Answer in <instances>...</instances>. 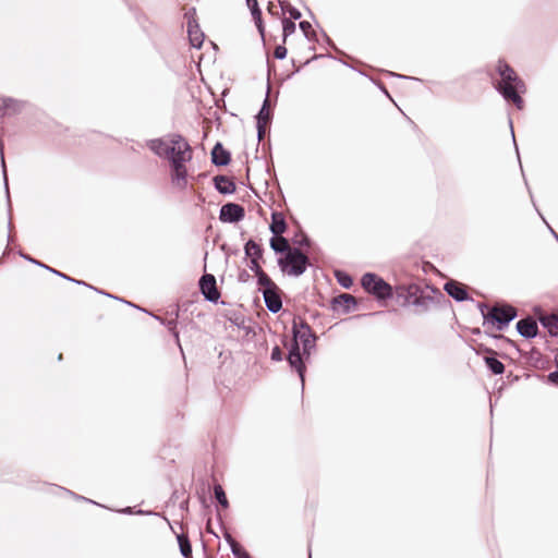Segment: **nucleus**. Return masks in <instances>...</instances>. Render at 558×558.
<instances>
[{
	"label": "nucleus",
	"mask_w": 558,
	"mask_h": 558,
	"mask_svg": "<svg viewBox=\"0 0 558 558\" xmlns=\"http://www.w3.org/2000/svg\"><path fill=\"white\" fill-rule=\"evenodd\" d=\"M496 71L500 76L496 89L507 101L513 102L519 110L523 109L524 101L521 94L526 92L523 80H521L515 71L504 60L498 61Z\"/></svg>",
	"instance_id": "f03ea898"
},
{
	"label": "nucleus",
	"mask_w": 558,
	"mask_h": 558,
	"mask_svg": "<svg viewBox=\"0 0 558 558\" xmlns=\"http://www.w3.org/2000/svg\"><path fill=\"white\" fill-rule=\"evenodd\" d=\"M300 344L301 343L299 341H295L293 339L287 360L291 368H294L298 372L301 378L302 386H304L305 365L303 363V357L300 352Z\"/></svg>",
	"instance_id": "6e6552de"
},
{
	"label": "nucleus",
	"mask_w": 558,
	"mask_h": 558,
	"mask_svg": "<svg viewBox=\"0 0 558 558\" xmlns=\"http://www.w3.org/2000/svg\"><path fill=\"white\" fill-rule=\"evenodd\" d=\"M282 10L287 11L293 20L301 19V12L291 4L282 5Z\"/></svg>",
	"instance_id": "7c9ffc66"
},
{
	"label": "nucleus",
	"mask_w": 558,
	"mask_h": 558,
	"mask_svg": "<svg viewBox=\"0 0 558 558\" xmlns=\"http://www.w3.org/2000/svg\"><path fill=\"white\" fill-rule=\"evenodd\" d=\"M257 282L263 290L278 289L276 283L265 272L257 276Z\"/></svg>",
	"instance_id": "393cba45"
},
{
	"label": "nucleus",
	"mask_w": 558,
	"mask_h": 558,
	"mask_svg": "<svg viewBox=\"0 0 558 558\" xmlns=\"http://www.w3.org/2000/svg\"><path fill=\"white\" fill-rule=\"evenodd\" d=\"M21 256H22L23 258H25V259H27V260H29V262H32V263H34V264H36V265L40 266V267H44V268L46 267V265L41 264L40 262H37V260L33 259L32 257H29V256H27V255L21 254Z\"/></svg>",
	"instance_id": "c03bdc74"
},
{
	"label": "nucleus",
	"mask_w": 558,
	"mask_h": 558,
	"mask_svg": "<svg viewBox=\"0 0 558 558\" xmlns=\"http://www.w3.org/2000/svg\"><path fill=\"white\" fill-rule=\"evenodd\" d=\"M254 20H255L256 26L258 28V32L260 33L262 36H264V25L262 22V14L259 16L254 17Z\"/></svg>",
	"instance_id": "58836bf2"
},
{
	"label": "nucleus",
	"mask_w": 558,
	"mask_h": 558,
	"mask_svg": "<svg viewBox=\"0 0 558 558\" xmlns=\"http://www.w3.org/2000/svg\"><path fill=\"white\" fill-rule=\"evenodd\" d=\"M235 558H252L251 555L245 550L239 551L236 555H233Z\"/></svg>",
	"instance_id": "37998d69"
},
{
	"label": "nucleus",
	"mask_w": 558,
	"mask_h": 558,
	"mask_svg": "<svg viewBox=\"0 0 558 558\" xmlns=\"http://www.w3.org/2000/svg\"><path fill=\"white\" fill-rule=\"evenodd\" d=\"M179 316V311L177 310L175 318L170 319L168 322L162 320L159 316H154L156 319L160 320L161 324L166 325L169 329V331L172 332L173 337L175 338L177 342H179V332L177 330V318Z\"/></svg>",
	"instance_id": "a878e982"
},
{
	"label": "nucleus",
	"mask_w": 558,
	"mask_h": 558,
	"mask_svg": "<svg viewBox=\"0 0 558 558\" xmlns=\"http://www.w3.org/2000/svg\"><path fill=\"white\" fill-rule=\"evenodd\" d=\"M214 493H215V498L217 499V501L223 507V508H228L229 507V502H228V499L226 497V493L222 488L221 485L217 484L215 485L214 487Z\"/></svg>",
	"instance_id": "bb28decb"
},
{
	"label": "nucleus",
	"mask_w": 558,
	"mask_h": 558,
	"mask_svg": "<svg viewBox=\"0 0 558 558\" xmlns=\"http://www.w3.org/2000/svg\"><path fill=\"white\" fill-rule=\"evenodd\" d=\"M187 34L191 45L194 48H201L204 41V34L199 29L198 24L195 20H189L187 22Z\"/></svg>",
	"instance_id": "2eb2a0df"
},
{
	"label": "nucleus",
	"mask_w": 558,
	"mask_h": 558,
	"mask_svg": "<svg viewBox=\"0 0 558 558\" xmlns=\"http://www.w3.org/2000/svg\"><path fill=\"white\" fill-rule=\"evenodd\" d=\"M307 264L308 258L300 248L289 250L283 257L278 259L281 270L293 277L303 275Z\"/></svg>",
	"instance_id": "7ed1b4c3"
},
{
	"label": "nucleus",
	"mask_w": 558,
	"mask_h": 558,
	"mask_svg": "<svg viewBox=\"0 0 558 558\" xmlns=\"http://www.w3.org/2000/svg\"><path fill=\"white\" fill-rule=\"evenodd\" d=\"M336 277L338 282L345 289H349L352 286V278L342 272V271H336Z\"/></svg>",
	"instance_id": "c85d7f7f"
},
{
	"label": "nucleus",
	"mask_w": 558,
	"mask_h": 558,
	"mask_svg": "<svg viewBox=\"0 0 558 558\" xmlns=\"http://www.w3.org/2000/svg\"><path fill=\"white\" fill-rule=\"evenodd\" d=\"M25 104L21 100L13 99L10 97H1L0 98V116L1 117H10L20 113Z\"/></svg>",
	"instance_id": "9b49d317"
},
{
	"label": "nucleus",
	"mask_w": 558,
	"mask_h": 558,
	"mask_svg": "<svg viewBox=\"0 0 558 558\" xmlns=\"http://www.w3.org/2000/svg\"><path fill=\"white\" fill-rule=\"evenodd\" d=\"M445 291L456 301H464L468 299V292L464 287L456 281H449L445 284Z\"/></svg>",
	"instance_id": "f3484780"
},
{
	"label": "nucleus",
	"mask_w": 558,
	"mask_h": 558,
	"mask_svg": "<svg viewBox=\"0 0 558 558\" xmlns=\"http://www.w3.org/2000/svg\"><path fill=\"white\" fill-rule=\"evenodd\" d=\"M293 242L295 244H298L299 246H308L310 245V240L306 235L302 234L301 238H295L293 240Z\"/></svg>",
	"instance_id": "4c0bfd02"
},
{
	"label": "nucleus",
	"mask_w": 558,
	"mask_h": 558,
	"mask_svg": "<svg viewBox=\"0 0 558 558\" xmlns=\"http://www.w3.org/2000/svg\"><path fill=\"white\" fill-rule=\"evenodd\" d=\"M45 268H46V269H48L49 271H51V272H53V274H56V275H58V276H60V277L64 278V279H66V280H70V281L75 282V283H77V284H84V286H87L85 282L80 281V280L72 279V278H70L69 276H66V275H64V274H62V272H60V271H58V270H54V269H52V268H50V267H48V266H46Z\"/></svg>",
	"instance_id": "f704fd0d"
},
{
	"label": "nucleus",
	"mask_w": 558,
	"mask_h": 558,
	"mask_svg": "<svg viewBox=\"0 0 558 558\" xmlns=\"http://www.w3.org/2000/svg\"><path fill=\"white\" fill-rule=\"evenodd\" d=\"M517 330L522 337L531 339L536 337L538 327L536 322L533 318L529 317L521 319L517 323Z\"/></svg>",
	"instance_id": "ddd939ff"
},
{
	"label": "nucleus",
	"mask_w": 558,
	"mask_h": 558,
	"mask_svg": "<svg viewBox=\"0 0 558 558\" xmlns=\"http://www.w3.org/2000/svg\"><path fill=\"white\" fill-rule=\"evenodd\" d=\"M258 258L259 257H251V260H250V265H248V268L256 275L258 276L259 274L264 272L263 269L260 268L259 264H258Z\"/></svg>",
	"instance_id": "2f4dec72"
},
{
	"label": "nucleus",
	"mask_w": 558,
	"mask_h": 558,
	"mask_svg": "<svg viewBox=\"0 0 558 558\" xmlns=\"http://www.w3.org/2000/svg\"><path fill=\"white\" fill-rule=\"evenodd\" d=\"M257 120V136L260 141L264 137L266 126L270 121V110H269V100L266 98L264 100L263 107L260 108L258 114L256 116Z\"/></svg>",
	"instance_id": "f8f14e48"
},
{
	"label": "nucleus",
	"mask_w": 558,
	"mask_h": 558,
	"mask_svg": "<svg viewBox=\"0 0 558 558\" xmlns=\"http://www.w3.org/2000/svg\"><path fill=\"white\" fill-rule=\"evenodd\" d=\"M270 246L276 253H288L290 248L289 242L286 238L278 235L270 239Z\"/></svg>",
	"instance_id": "412c9836"
},
{
	"label": "nucleus",
	"mask_w": 558,
	"mask_h": 558,
	"mask_svg": "<svg viewBox=\"0 0 558 558\" xmlns=\"http://www.w3.org/2000/svg\"><path fill=\"white\" fill-rule=\"evenodd\" d=\"M292 333L295 341H299L303 348V354L310 355L316 345V336L310 325L303 320H294Z\"/></svg>",
	"instance_id": "20e7f679"
},
{
	"label": "nucleus",
	"mask_w": 558,
	"mask_h": 558,
	"mask_svg": "<svg viewBox=\"0 0 558 558\" xmlns=\"http://www.w3.org/2000/svg\"><path fill=\"white\" fill-rule=\"evenodd\" d=\"M178 542L182 556L189 558L192 554V546L190 544L189 538L185 535L181 534L178 535Z\"/></svg>",
	"instance_id": "b1692460"
},
{
	"label": "nucleus",
	"mask_w": 558,
	"mask_h": 558,
	"mask_svg": "<svg viewBox=\"0 0 558 558\" xmlns=\"http://www.w3.org/2000/svg\"><path fill=\"white\" fill-rule=\"evenodd\" d=\"M215 187L221 194H232L235 191V184L225 175H217L214 179Z\"/></svg>",
	"instance_id": "a211bd4d"
},
{
	"label": "nucleus",
	"mask_w": 558,
	"mask_h": 558,
	"mask_svg": "<svg viewBox=\"0 0 558 558\" xmlns=\"http://www.w3.org/2000/svg\"><path fill=\"white\" fill-rule=\"evenodd\" d=\"M147 147L159 158L165 159L170 165L173 161H191L193 150L189 142L178 133H170L159 138H153L147 142Z\"/></svg>",
	"instance_id": "f257e3e1"
},
{
	"label": "nucleus",
	"mask_w": 558,
	"mask_h": 558,
	"mask_svg": "<svg viewBox=\"0 0 558 558\" xmlns=\"http://www.w3.org/2000/svg\"><path fill=\"white\" fill-rule=\"evenodd\" d=\"M282 356H283V354H282L281 349L278 345H276L271 351V360L279 362L282 360Z\"/></svg>",
	"instance_id": "c9c22d12"
},
{
	"label": "nucleus",
	"mask_w": 558,
	"mask_h": 558,
	"mask_svg": "<svg viewBox=\"0 0 558 558\" xmlns=\"http://www.w3.org/2000/svg\"><path fill=\"white\" fill-rule=\"evenodd\" d=\"M65 493H66V494L72 495V496H74V497H75V498H77V499H84V500L88 501V499H87V498H84V497L77 496V495L73 494L71 490H65ZM89 502H92V500H89ZM93 504H95V502L93 501Z\"/></svg>",
	"instance_id": "49530a36"
},
{
	"label": "nucleus",
	"mask_w": 558,
	"mask_h": 558,
	"mask_svg": "<svg viewBox=\"0 0 558 558\" xmlns=\"http://www.w3.org/2000/svg\"><path fill=\"white\" fill-rule=\"evenodd\" d=\"M300 28L304 33V35L308 38L310 37V31L312 29V25L307 21H302L299 24Z\"/></svg>",
	"instance_id": "e433bc0d"
},
{
	"label": "nucleus",
	"mask_w": 558,
	"mask_h": 558,
	"mask_svg": "<svg viewBox=\"0 0 558 558\" xmlns=\"http://www.w3.org/2000/svg\"><path fill=\"white\" fill-rule=\"evenodd\" d=\"M517 316V311L511 305L494 306L486 315L485 323L497 324V328L502 330Z\"/></svg>",
	"instance_id": "423d86ee"
},
{
	"label": "nucleus",
	"mask_w": 558,
	"mask_h": 558,
	"mask_svg": "<svg viewBox=\"0 0 558 558\" xmlns=\"http://www.w3.org/2000/svg\"><path fill=\"white\" fill-rule=\"evenodd\" d=\"M541 324L548 329L551 336H558V316L546 315L539 318Z\"/></svg>",
	"instance_id": "aec40b11"
},
{
	"label": "nucleus",
	"mask_w": 558,
	"mask_h": 558,
	"mask_svg": "<svg viewBox=\"0 0 558 558\" xmlns=\"http://www.w3.org/2000/svg\"><path fill=\"white\" fill-rule=\"evenodd\" d=\"M345 303L348 304H355V299L354 296L350 295V294H342L340 296Z\"/></svg>",
	"instance_id": "a19ab883"
},
{
	"label": "nucleus",
	"mask_w": 558,
	"mask_h": 558,
	"mask_svg": "<svg viewBox=\"0 0 558 558\" xmlns=\"http://www.w3.org/2000/svg\"><path fill=\"white\" fill-rule=\"evenodd\" d=\"M391 75L398 76L399 78H409L408 76L399 75V74H395V73H391Z\"/></svg>",
	"instance_id": "09e8293b"
},
{
	"label": "nucleus",
	"mask_w": 558,
	"mask_h": 558,
	"mask_svg": "<svg viewBox=\"0 0 558 558\" xmlns=\"http://www.w3.org/2000/svg\"><path fill=\"white\" fill-rule=\"evenodd\" d=\"M484 361L489 371L495 375H500L505 372V365L494 356H485Z\"/></svg>",
	"instance_id": "4be33fe9"
},
{
	"label": "nucleus",
	"mask_w": 558,
	"mask_h": 558,
	"mask_svg": "<svg viewBox=\"0 0 558 558\" xmlns=\"http://www.w3.org/2000/svg\"><path fill=\"white\" fill-rule=\"evenodd\" d=\"M270 231L274 235L278 236L284 233L287 229V225L284 221V217L280 213H272L271 215V223H270Z\"/></svg>",
	"instance_id": "6ab92c4d"
},
{
	"label": "nucleus",
	"mask_w": 558,
	"mask_h": 558,
	"mask_svg": "<svg viewBox=\"0 0 558 558\" xmlns=\"http://www.w3.org/2000/svg\"><path fill=\"white\" fill-rule=\"evenodd\" d=\"M189 161H173V165H170V182L173 187L179 191H184L189 186V172L186 168V163Z\"/></svg>",
	"instance_id": "0eeeda50"
},
{
	"label": "nucleus",
	"mask_w": 558,
	"mask_h": 558,
	"mask_svg": "<svg viewBox=\"0 0 558 558\" xmlns=\"http://www.w3.org/2000/svg\"><path fill=\"white\" fill-rule=\"evenodd\" d=\"M362 287L374 294L377 299H389L392 296V288L383 278L375 274L367 272L362 277Z\"/></svg>",
	"instance_id": "39448f33"
},
{
	"label": "nucleus",
	"mask_w": 558,
	"mask_h": 558,
	"mask_svg": "<svg viewBox=\"0 0 558 558\" xmlns=\"http://www.w3.org/2000/svg\"><path fill=\"white\" fill-rule=\"evenodd\" d=\"M248 8L251 9L253 17L259 16L262 14L257 0H246Z\"/></svg>",
	"instance_id": "473e14b6"
},
{
	"label": "nucleus",
	"mask_w": 558,
	"mask_h": 558,
	"mask_svg": "<svg viewBox=\"0 0 558 558\" xmlns=\"http://www.w3.org/2000/svg\"><path fill=\"white\" fill-rule=\"evenodd\" d=\"M199 288L205 299L209 302H217L220 298L214 275H204L199 280Z\"/></svg>",
	"instance_id": "9d476101"
},
{
	"label": "nucleus",
	"mask_w": 558,
	"mask_h": 558,
	"mask_svg": "<svg viewBox=\"0 0 558 558\" xmlns=\"http://www.w3.org/2000/svg\"><path fill=\"white\" fill-rule=\"evenodd\" d=\"M254 20H255L256 26L258 28V32L260 33L262 36H264V25L262 22V14L259 16L254 17Z\"/></svg>",
	"instance_id": "ea45409f"
},
{
	"label": "nucleus",
	"mask_w": 558,
	"mask_h": 558,
	"mask_svg": "<svg viewBox=\"0 0 558 558\" xmlns=\"http://www.w3.org/2000/svg\"><path fill=\"white\" fill-rule=\"evenodd\" d=\"M245 255L250 257H262V247L253 240H248L244 246Z\"/></svg>",
	"instance_id": "5701e85b"
},
{
	"label": "nucleus",
	"mask_w": 558,
	"mask_h": 558,
	"mask_svg": "<svg viewBox=\"0 0 558 558\" xmlns=\"http://www.w3.org/2000/svg\"><path fill=\"white\" fill-rule=\"evenodd\" d=\"M1 161H2V166L4 167V158L3 157L1 158Z\"/></svg>",
	"instance_id": "3c124183"
},
{
	"label": "nucleus",
	"mask_w": 558,
	"mask_h": 558,
	"mask_svg": "<svg viewBox=\"0 0 558 558\" xmlns=\"http://www.w3.org/2000/svg\"><path fill=\"white\" fill-rule=\"evenodd\" d=\"M296 25L289 19L282 20L283 41L295 32Z\"/></svg>",
	"instance_id": "cd10ccee"
},
{
	"label": "nucleus",
	"mask_w": 558,
	"mask_h": 558,
	"mask_svg": "<svg viewBox=\"0 0 558 558\" xmlns=\"http://www.w3.org/2000/svg\"><path fill=\"white\" fill-rule=\"evenodd\" d=\"M414 304H417V305H418V304H421V299H416V300L414 301Z\"/></svg>",
	"instance_id": "8fccbe9b"
},
{
	"label": "nucleus",
	"mask_w": 558,
	"mask_h": 558,
	"mask_svg": "<svg viewBox=\"0 0 558 558\" xmlns=\"http://www.w3.org/2000/svg\"><path fill=\"white\" fill-rule=\"evenodd\" d=\"M211 161L216 166H227L230 162V153L217 143L211 150Z\"/></svg>",
	"instance_id": "dca6fc26"
},
{
	"label": "nucleus",
	"mask_w": 558,
	"mask_h": 558,
	"mask_svg": "<svg viewBox=\"0 0 558 558\" xmlns=\"http://www.w3.org/2000/svg\"><path fill=\"white\" fill-rule=\"evenodd\" d=\"M548 380L553 384H558V371L549 373Z\"/></svg>",
	"instance_id": "79ce46f5"
},
{
	"label": "nucleus",
	"mask_w": 558,
	"mask_h": 558,
	"mask_svg": "<svg viewBox=\"0 0 558 558\" xmlns=\"http://www.w3.org/2000/svg\"><path fill=\"white\" fill-rule=\"evenodd\" d=\"M120 512L131 514L133 513V509L131 507H126L124 509H121Z\"/></svg>",
	"instance_id": "de8ad7c7"
},
{
	"label": "nucleus",
	"mask_w": 558,
	"mask_h": 558,
	"mask_svg": "<svg viewBox=\"0 0 558 558\" xmlns=\"http://www.w3.org/2000/svg\"><path fill=\"white\" fill-rule=\"evenodd\" d=\"M3 175H4V185H5L7 195L9 196V184H8L5 169H3Z\"/></svg>",
	"instance_id": "a18cd8bd"
},
{
	"label": "nucleus",
	"mask_w": 558,
	"mask_h": 558,
	"mask_svg": "<svg viewBox=\"0 0 558 558\" xmlns=\"http://www.w3.org/2000/svg\"><path fill=\"white\" fill-rule=\"evenodd\" d=\"M266 307L271 313H278L282 307V301L278 294V289L263 290Z\"/></svg>",
	"instance_id": "4468645a"
},
{
	"label": "nucleus",
	"mask_w": 558,
	"mask_h": 558,
	"mask_svg": "<svg viewBox=\"0 0 558 558\" xmlns=\"http://www.w3.org/2000/svg\"><path fill=\"white\" fill-rule=\"evenodd\" d=\"M225 539L230 545L233 555H236L239 551L243 550L240 544L228 532L225 534Z\"/></svg>",
	"instance_id": "c756f323"
},
{
	"label": "nucleus",
	"mask_w": 558,
	"mask_h": 558,
	"mask_svg": "<svg viewBox=\"0 0 558 558\" xmlns=\"http://www.w3.org/2000/svg\"><path fill=\"white\" fill-rule=\"evenodd\" d=\"M244 208L234 203H228L220 208L219 219L222 222H238L244 218Z\"/></svg>",
	"instance_id": "1a4fd4ad"
},
{
	"label": "nucleus",
	"mask_w": 558,
	"mask_h": 558,
	"mask_svg": "<svg viewBox=\"0 0 558 558\" xmlns=\"http://www.w3.org/2000/svg\"><path fill=\"white\" fill-rule=\"evenodd\" d=\"M274 56L279 60L284 59L287 57V48L282 45L277 46L275 48Z\"/></svg>",
	"instance_id": "72a5a7b5"
}]
</instances>
